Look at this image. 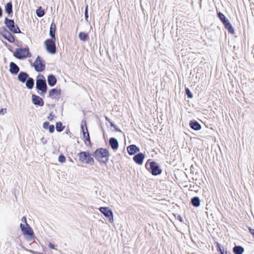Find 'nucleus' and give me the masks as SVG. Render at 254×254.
<instances>
[{
	"instance_id": "obj_1",
	"label": "nucleus",
	"mask_w": 254,
	"mask_h": 254,
	"mask_svg": "<svg viewBox=\"0 0 254 254\" xmlns=\"http://www.w3.org/2000/svg\"><path fill=\"white\" fill-rule=\"evenodd\" d=\"M93 155L100 163L106 164L109 162L110 152L106 148H99L96 149Z\"/></svg>"
},
{
	"instance_id": "obj_2",
	"label": "nucleus",
	"mask_w": 254,
	"mask_h": 254,
	"mask_svg": "<svg viewBox=\"0 0 254 254\" xmlns=\"http://www.w3.org/2000/svg\"><path fill=\"white\" fill-rule=\"evenodd\" d=\"M36 88L37 92L42 96H44L47 92L48 87L43 75L39 74L37 75L36 80Z\"/></svg>"
},
{
	"instance_id": "obj_3",
	"label": "nucleus",
	"mask_w": 254,
	"mask_h": 254,
	"mask_svg": "<svg viewBox=\"0 0 254 254\" xmlns=\"http://www.w3.org/2000/svg\"><path fill=\"white\" fill-rule=\"evenodd\" d=\"M145 168L153 176H158L162 173V169L158 164L154 161L148 159L145 163Z\"/></svg>"
},
{
	"instance_id": "obj_4",
	"label": "nucleus",
	"mask_w": 254,
	"mask_h": 254,
	"mask_svg": "<svg viewBox=\"0 0 254 254\" xmlns=\"http://www.w3.org/2000/svg\"><path fill=\"white\" fill-rule=\"evenodd\" d=\"M81 131L83 133V137L84 139V142L86 146H91L92 144L90 140V134L88 131L86 122L85 120H82L80 125Z\"/></svg>"
},
{
	"instance_id": "obj_5",
	"label": "nucleus",
	"mask_w": 254,
	"mask_h": 254,
	"mask_svg": "<svg viewBox=\"0 0 254 254\" xmlns=\"http://www.w3.org/2000/svg\"><path fill=\"white\" fill-rule=\"evenodd\" d=\"M77 156L79 157V161L82 163L90 165L94 164V159L91 157L88 151H81L78 154Z\"/></svg>"
},
{
	"instance_id": "obj_6",
	"label": "nucleus",
	"mask_w": 254,
	"mask_h": 254,
	"mask_svg": "<svg viewBox=\"0 0 254 254\" xmlns=\"http://www.w3.org/2000/svg\"><path fill=\"white\" fill-rule=\"evenodd\" d=\"M13 56L19 60H22L27 57H31V54L29 52L28 47L25 48H19L16 49Z\"/></svg>"
},
{
	"instance_id": "obj_7",
	"label": "nucleus",
	"mask_w": 254,
	"mask_h": 254,
	"mask_svg": "<svg viewBox=\"0 0 254 254\" xmlns=\"http://www.w3.org/2000/svg\"><path fill=\"white\" fill-rule=\"evenodd\" d=\"M4 23L10 32L14 34L21 33L19 27L15 24L14 20L5 17Z\"/></svg>"
},
{
	"instance_id": "obj_8",
	"label": "nucleus",
	"mask_w": 254,
	"mask_h": 254,
	"mask_svg": "<svg viewBox=\"0 0 254 254\" xmlns=\"http://www.w3.org/2000/svg\"><path fill=\"white\" fill-rule=\"evenodd\" d=\"M20 228L24 236L28 237L27 240L31 241L34 239L35 235L34 231L28 224H26L25 226L23 224L21 223L20 224Z\"/></svg>"
},
{
	"instance_id": "obj_9",
	"label": "nucleus",
	"mask_w": 254,
	"mask_h": 254,
	"mask_svg": "<svg viewBox=\"0 0 254 254\" xmlns=\"http://www.w3.org/2000/svg\"><path fill=\"white\" fill-rule=\"evenodd\" d=\"M56 40V39L50 38L48 39L44 42L47 51L51 54H55L57 52Z\"/></svg>"
},
{
	"instance_id": "obj_10",
	"label": "nucleus",
	"mask_w": 254,
	"mask_h": 254,
	"mask_svg": "<svg viewBox=\"0 0 254 254\" xmlns=\"http://www.w3.org/2000/svg\"><path fill=\"white\" fill-rule=\"evenodd\" d=\"M33 66L36 71L42 72L45 69L46 64L43 59L38 56L33 64Z\"/></svg>"
},
{
	"instance_id": "obj_11",
	"label": "nucleus",
	"mask_w": 254,
	"mask_h": 254,
	"mask_svg": "<svg viewBox=\"0 0 254 254\" xmlns=\"http://www.w3.org/2000/svg\"><path fill=\"white\" fill-rule=\"evenodd\" d=\"M100 211L108 218L109 221L111 223L113 222V213L111 209L108 207H100Z\"/></svg>"
},
{
	"instance_id": "obj_12",
	"label": "nucleus",
	"mask_w": 254,
	"mask_h": 254,
	"mask_svg": "<svg viewBox=\"0 0 254 254\" xmlns=\"http://www.w3.org/2000/svg\"><path fill=\"white\" fill-rule=\"evenodd\" d=\"M145 155L141 152H138L134 155L133 160L138 165H142L145 158Z\"/></svg>"
},
{
	"instance_id": "obj_13",
	"label": "nucleus",
	"mask_w": 254,
	"mask_h": 254,
	"mask_svg": "<svg viewBox=\"0 0 254 254\" xmlns=\"http://www.w3.org/2000/svg\"><path fill=\"white\" fill-rule=\"evenodd\" d=\"M127 151L129 155H135V153L139 152L140 149L136 145L131 144L127 147Z\"/></svg>"
},
{
	"instance_id": "obj_14",
	"label": "nucleus",
	"mask_w": 254,
	"mask_h": 254,
	"mask_svg": "<svg viewBox=\"0 0 254 254\" xmlns=\"http://www.w3.org/2000/svg\"><path fill=\"white\" fill-rule=\"evenodd\" d=\"M109 145L114 151H116L119 148V141L115 137H111L109 139Z\"/></svg>"
},
{
	"instance_id": "obj_15",
	"label": "nucleus",
	"mask_w": 254,
	"mask_h": 254,
	"mask_svg": "<svg viewBox=\"0 0 254 254\" xmlns=\"http://www.w3.org/2000/svg\"><path fill=\"white\" fill-rule=\"evenodd\" d=\"M20 70V68L19 66L14 62H10L9 64V72L13 75L17 74L19 71Z\"/></svg>"
},
{
	"instance_id": "obj_16",
	"label": "nucleus",
	"mask_w": 254,
	"mask_h": 254,
	"mask_svg": "<svg viewBox=\"0 0 254 254\" xmlns=\"http://www.w3.org/2000/svg\"><path fill=\"white\" fill-rule=\"evenodd\" d=\"M32 102L34 104L42 106L44 105V101L43 99L36 95H32Z\"/></svg>"
},
{
	"instance_id": "obj_17",
	"label": "nucleus",
	"mask_w": 254,
	"mask_h": 254,
	"mask_svg": "<svg viewBox=\"0 0 254 254\" xmlns=\"http://www.w3.org/2000/svg\"><path fill=\"white\" fill-rule=\"evenodd\" d=\"M29 77V74L24 71H21L18 75V80L22 83H25Z\"/></svg>"
},
{
	"instance_id": "obj_18",
	"label": "nucleus",
	"mask_w": 254,
	"mask_h": 254,
	"mask_svg": "<svg viewBox=\"0 0 254 254\" xmlns=\"http://www.w3.org/2000/svg\"><path fill=\"white\" fill-rule=\"evenodd\" d=\"M224 27L228 30V32L231 34H234L235 33V30L234 27L232 26L231 23L230 22L229 20L225 21L223 23Z\"/></svg>"
},
{
	"instance_id": "obj_19",
	"label": "nucleus",
	"mask_w": 254,
	"mask_h": 254,
	"mask_svg": "<svg viewBox=\"0 0 254 254\" xmlns=\"http://www.w3.org/2000/svg\"><path fill=\"white\" fill-rule=\"evenodd\" d=\"M57 78L54 74H51L48 76L47 82L50 86L53 87L55 86L57 83Z\"/></svg>"
},
{
	"instance_id": "obj_20",
	"label": "nucleus",
	"mask_w": 254,
	"mask_h": 254,
	"mask_svg": "<svg viewBox=\"0 0 254 254\" xmlns=\"http://www.w3.org/2000/svg\"><path fill=\"white\" fill-rule=\"evenodd\" d=\"M43 127L45 129H48L50 133H52L55 131V127L53 125H50L48 121L45 122L43 124Z\"/></svg>"
},
{
	"instance_id": "obj_21",
	"label": "nucleus",
	"mask_w": 254,
	"mask_h": 254,
	"mask_svg": "<svg viewBox=\"0 0 254 254\" xmlns=\"http://www.w3.org/2000/svg\"><path fill=\"white\" fill-rule=\"evenodd\" d=\"M56 30V25L54 22H53L51 24L50 28V31H49V35L51 37V38L56 39V36H55Z\"/></svg>"
},
{
	"instance_id": "obj_22",
	"label": "nucleus",
	"mask_w": 254,
	"mask_h": 254,
	"mask_svg": "<svg viewBox=\"0 0 254 254\" xmlns=\"http://www.w3.org/2000/svg\"><path fill=\"white\" fill-rule=\"evenodd\" d=\"M49 94L50 97H53L55 95L59 96L61 94V90L60 89L53 88L49 91Z\"/></svg>"
},
{
	"instance_id": "obj_23",
	"label": "nucleus",
	"mask_w": 254,
	"mask_h": 254,
	"mask_svg": "<svg viewBox=\"0 0 254 254\" xmlns=\"http://www.w3.org/2000/svg\"><path fill=\"white\" fill-rule=\"evenodd\" d=\"M5 12L7 13L8 15L12 13V4L11 2H7L5 4Z\"/></svg>"
},
{
	"instance_id": "obj_24",
	"label": "nucleus",
	"mask_w": 254,
	"mask_h": 254,
	"mask_svg": "<svg viewBox=\"0 0 254 254\" xmlns=\"http://www.w3.org/2000/svg\"><path fill=\"white\" fill-rule=\"evenodd\" d=\"M25 82L27 88L31 89L33 88L34 85V80L32 78L29 77Z\"/></svg>"
},
{
	"instance_id": "obj_25",
	"label": "nucleus",
	"mask_w": 254,
	"mask_h": 254,
	"mask_svg": "<svg viewBox=\"0 0 254 254\" xmlns=\"http://www.w3.org/2000/svg\"><path fill=\"white\" fill-rule=\"evenodd\" d=\"M233 251L235 254H242L244 252V249L241 246H236L233 248Z\"/></svg>"
},
{
	"instance_id": "obj_26",
	"label": "nucleus",
	"mask_w": 254,
	"mask_h": 254,
	"mask_svg": "<svg viewBox=\"0 0 254 254\" xmlns=\"http://www.w3.org/2000/svg\"><path fill=\"white\" fill-rule=\"evenodd\" d=\"M201 128V126L200 124L195 120H191V129L195 130H199Z\"/></svg>"
},
{
	"instance_id": "obj_27",
	"label": "nucleus",
	"mask_w": 254,
	"mask_h": 254,
	"mask_svg": "<svg viewBox=\"0 0 254 254\" xmlns=\"http://www.w3.org/2000/svg\"><path fill=\"white\" fill-rule=\"evenodd\" d=\"M200 200L198 197L194 196L191 198V205L194 207H198L200 205Z\"/></svg>"
},
{
	"instance_id": "obj_28",
	"label": "nucleus",
	"mask_w": 254,
	"mask_h": 254,
	"mask_svg": "<svg viewBox=\"0 0 254 254\" xmlns=\"http://www.w3.org/2000/svg\"><path fill=\"white\" fill-rule=\"evenodd\" d=\"M78 37L80 40L84 42L87 41L89 39L88 34L83 32H80L79 33Z\"/></svg>"
},
{
	"instance_id": "obj_29",
	"label": "nucleus",
	"mask_w": 254,
	"mask_h": 254,
	"mask_svg": "<svg viewBox=\"0 0 254 254\" xmlns=\"http://www.w3.org/2000/svg\"><path fill=\"white\" fill-rule=\"evenodd\" d=\"M65 128V126H63L61 122H57L56 124V129L58 132H62Z\"/></svg>"
},
{
	"instance_id": "obj_30",
	"label": "nucleus",
	"mask_w": 254,
	"mask_h": 254,
	"mask_svg": "<svg viewBox=\"0 0 254 254\" xmlns=\"http://www.w3.org/2000/svg\"><path fill=\"white\" fill-rule=\"evenodd\" d=\"M3 37L10 43H13L15 41L14 37L11 34L10 32Z\"/></svg>"
},
{
	"instance_id": "obj_31",
	"label": "nucleus",
	"mask_w": 254,
	"mask_h": 254,
	"mask_svg": "<svg viewBox=\"0 0 254 254\" xmlns=\"http://www.w3.org/2000/svg\"><path fill=\"white\" fill-rule=\"evenodd\" d=\"M36 13L38 17H42L45 15V12L42 7L40 6L36 9Z\"/></svg>"
},
{
	"instance_id": "obj_32",
	"label": "nucleus",
	"mask_w": 254,
	"mask_h": 254,
	"mask_svg": "<svg viewBox=\"0 0 254 254\" xmlns=\"http://www.w3.org/2000/svg\"><path fill=\"white\" fill-rule=\"evenodd\" d=\"M217 17L222 23L228 20V18L224 15V14L220 11L217 12Z\"/></svg>"
},
{
	"instance_id": "obj_33",
	"label": "nucleus",
	"mask_w": 254,
	"mask_h": 254,
	"mask_svg": "<svg viewBox=\"0 0 254 254\" xmlns=\"http://www.w3.org/2000/svg\"><path fill=\"white\" fill-rule=\"evenodd\" d=\"M217 251L220 252L221 254H230V253L229 252H224V249H222L221 248V245L218 243H217Z\"/></svg>"
},
{
	"instance_id": "obj_34",
	"label": "nucleus",
	"mask_w": 254,
	"mask_h": 254,
	"mask_svg": "<svg viewBox=\"0 0 254 254\" xmlns=\"http://www.w3.org/2000/svg\"><path fill=\"white\" fill-rule=\"evenodd\" d=\"M10 31L7 30L5 27H3L0 28V34L2 36L7 34Z\"/></svg>"
},
{
	"instance_id": "obj_35",
	"label": "nucleus",
	"mask_w": 254,
	"mask_h": 254,
	"mask_svg": "<svg viewBox=\"0 0 254 254\" xmlns=\"http://www.w3.org/2000/svg\"><path fill=\"white\" fill-rule=\"evenodd\" d=\"M66 158L65 157L63 154H61L59 155L58 158V161L59 162L61 163H64L65 162Z\"/></svg>"
},
{
	"instance_id": "obj_36",
	"label": "nucleus",
	"mask_w": 254,
	"mask_h": 254,
	"mask_svg": "<svg viewBox=\"0 0 254 254\" xmlns=\"http://www.w3.org/2000/svg\"><path fill=\"white\" fill-rule=\"evenodd\" d=\"M55 118H56V116L53 114V112H51L49 116L47 117V119L49 121H52Z\"/></svg>"
},
{
	"instance_id": "obj_37",
	"label": "nucleus",
	"mask_w": 254,
	"mask_h": 254,
	"mask_svg": "<svg viewBox=\"0 0 254 254\" xmlns=\"http://www.w3.org/2000/svg\"><path fill=\"white\" fill-rule=\"evenodd\" d=\"M185 90L188 98H190V90L187 87H185Z\"/></svg>"
},
{
	"instance_id": "obj_38",
	"label": "nucleus",
	"mask_w": 254,
	"mask_h": 254,
	"mask_svg": "<svg viewBox=\"0 0 254 254\" xmlns=\"http://www.w3.org/2000/svg\"><path fill=\"white\" fill-rule=\"evenodd\" d=\"M84 16H85V18L86 20H87V19L88 18V5H86V7H85V11H84Z\"/></svg>"
},
{
	"instance_id": "obj_39",
	"label": "nucleus",
	"mask_w": 254,
	"mask_h": 254,
	"mask_svg": "<svg viewBox=\"0 0 254 254\" xmlns=\"http://www.w3.org/2000/svg\"><path fill=\"white\" fill-rule=\"evenodd\" d=\"M41 141L43 143V145H45V144H46L47 143V140L46 138H45V137H43L41 139Z\"/></svg>"
},
{
	"instance_id": "obj_40",
	"label": "nucleus",
	"mask_w": 254,
	"mask_h": 254,
	"mask_svg": "<svg viewBox=\"0 0 254 254\" xmlns=\"http://www.w3.org/2000/svg\"><path fill=\"white\" fill-rule=\"evenodd\" d=\"M175 216L178 220H179V221H180L181 222H183V220L181 215L178 214L177 217L175 215Z\"/></svg>"
},
{
	"instance_id": "obj_41",
	"label": "nucleus",
	"mask_w": 254,
	"mask_h": 254,
	"mask_svg": "<svg viewBox=\"0 0 254 254\" xmlns=\"http://www.w3.org/2000/svg\"><path fill=\"white\" fill-rule=\"evenodd\" d=\"M48 246L51 249L54 250L55 249V245L53 244H52V243H49L48 244Z\"/></svg>"
},
{
	"instance_id": "obj_42",
	"label": "nucleus",
	"mask_w": 254,
	"mask_h": 254,
	"mask_svg": "<svg viewBox=\"0 0 254 254\" xmlns=\"http://www.w3.org/2000/svg\"><path fill=\"white\" fill-rule=\"evenodd\" d=\"M21 221L23 223H25V225H26V224H28L27 223V218L26 217V216H23L22 217V219H21Z\"/></svg>"
},
{
	"instance_id": "obj_43",
	"label": "nucleus",
	"mask_w": 254,
	"mask_h": 254,
	"mask_svg": "<svg viewBox=\"0 0 254 254\" xmlns=\"http://www.w3.org/2000/svg\"><path fill=\"white\" fill-rule=\"evenodd\" d=\"M248 229H249V232L254 237V229H252L251 227H249Z\"/></svg>"
},
{
	"instance_id": "obj_44",
	"label": "nucleus",
	"mask_w": 254,
	"mask_h": 254,
	"mask_svg": "<svg viewBox=\"0 0 254 254\" xmlns=\"http://www.w3.org/2000/svg\"><path fill=\"white\" fill-rule=\"evenodd\" d=\"M114 128H115V130L116 131H118V132H121V130L120 129H119L116 125H114L113 127Z\"/></svg>"
},
{
	"instance_id": "obj_45",
	"label": "nucleus",
	"mask_w": 254,
	"mask_h": 254,
	"mask_svg": "<svg viewBox=\"0 0 254 254\" xmlns=\"http://www.w3.org/2000/svg\"><path fill=\"white\" fill-rule=\"evenodd\" d=\"M114 128H115V130L116 131H118V132H121V130L120 129H119L116 125H114L113 127Z\"/></svg>"
},
{
	"instance_id": "obj_46",
	"label": "nucleus",
	"mask_w": 254,
	"mask_h": 254,
	"mask_svg": "<svg viewBox=\"0 0 254 254\" xmlns=\"http://www.w3.org/2000/svg\"><path fill=\"white\" fill-rule=\"evenodd\" d=\"M31 253H32L33 254H43L42 253H41L40 252H35L33 251H31Z\"/></svg>"
},
{
	"instance_id": "obj_47",
	"label": "nucleus",
	"mask_w": 254,
	"mask_h": 254,
	"mask_svg": "<svg viewBox=\"0 0 254 254\" xmlns=\"http://www.w3.org/2000/svg\"><path fill=\"white\" fill-rule=\"evenodd\" d=\"M2 15V9L1 7L0 6V17H1Z\"/></svg>"
},
{
	"instance_id": "obj_48",
	"label": "nucleus",
	"mask_w": 254,
	"mask_h": 254,
	"mask_svg": "<svg viewBox=\"0 0 254 254\" xmlns=\"http://www.w3.org/2000/svg\"><path fill=\"white\" fill-rule=\"evenodd\" d=\"M65 133L66 134L71 133V132H70V130H69V129H66V130L65 131Z\"/></svg>"
},
{
	"instance_id": "obj_49",
	"label": "nucleus",
	"mask_w": 254,
	"mask_h": 254,
	"mask_svg": "<svg viewBox=\"0 0 254 254\" xmlns=\"http://www.w3.org/2000/svg\"><path fill=\"white\" fill-rule=\"evenodd\" d=\"M110 123V126H111V127H113L115 125V124H114V123H113V122H112V121L110 122V123Z\"/></svg>"
},
{
	"instance_id": "obj_50",
	"label": "nucleus",
	"mask_w": 254,
	"mask_h": 254,
	"mask_svg": "<svg viewBox=\"0 0 254 254\" xmlns=\"http://www.w3.org/2000/svg\"><path fill=\"white\" fill-rule=\"evenodd\" d=\"M105 119H106V120L108 121L109 123H110V122H111V121L110 120V119L109 118V117H105Z\"/></svg>"
},
{
	"instance_id": "obj_51",
	"label": "nucleus",
	"mask_w": 254,
	"mask_h": 254,
	"mask_svg": "<svg viewBox=\"0 0 254 254\" xmlns=\"http://www.w3.org/2000/svg\"><path fill=\"white\" fill-rule=\"evenodd\" d=\"M69 161H70V162L71 163H73V160L70 157L68 158V160Z\"/></svg>"
},
{
	"instance_id": "obj_52",
	"label": "nucleus",
	"mask_w": 254,
	"mask_h": 254,
	"mask_svg": "<svg viewBox=\"0 0 254 254\" xmlns=\"http://www.w3.org/2000/svg\"><path fill=\"white\" fill-rule=\"evenodd\" d=\"M5 112H0V115H3Z\"/></svg>"
},
{
	"instance_id": "obj_53",
	"label": "nucleus",
	"mask_w": 254,
	"mask_h": 254,
	"mask_svg": "<svg viewBox=\"0 0 254 254\" xmlns=\"http://www.w3.org/2000/svg\"><path fill=\"white\" fill-rule=\"evenodd\" d=\"M186 102H188V106H190V105H189V100H188V101H186Z\"/></svg>"
},
{
	"instance_id": "obj_54",
	"label": "nucleus",
	"mask_w": 254,
	"mask_h": 254,
	"mask_svg": "<svg viewBox=\"0 0 254 254\" xmlns=\"http://www.w3.org/2000/svg\"><path fill=\"white\" fill-rule=\"evenodd\" d=\"M186 64H187V65L189 67V64H188V62H187L186 63Z\"/></svg>"
},
{
	"instance_id": "obj_55",
	"label": "nucleus",
	"mask_w": 254,
	"mask_h": 254,
	"mask_svg": "<svg viewBox=\"0 0 254 254\" xmlns=\"http://www.w3.org/2000/svg\"><path fill=\"white\" fill-rule=\"evenodd\" d=\"M0 112L3 111V109H1L0 110Z\"/></svg>"
},
{
	"instance_id": "obj_56",
	"label": "nucleus",
	"mask_w": 254,
	"mask_h": 254,
	"mask_svg": "<svg viewBox=\"0 0 254 254\" xmlns=\"http://www.w3.org/2000/svg\"><path fill=\"white\" fill-rule=\"evenodd\" d=\"M189 126L190 127V122H189Z\"/></svg>"
},
{
	"instance_id": "obj_57",
	"label": "nucleus",
	"mask_w": 254,
	"mask_h": 254,
	"mask_svg": "<svg viewBox=\"0 0 254 254\" xmlns=\"http://www.w3.org/2000/svg\"><path fill=\"white\" fill-rule=\"evenodd\" d=\"M191 98H192L193 97V94L192 93H191Z\"/></svg>"
},
{
	"instance_id": "obj_58",
	"label": "nucleus",
	"mask_w": 254,
	"mask_h": 254,
	"mask_svg": "<svg viewBox=\"0 0 254 254\" xmlns=\"http://www.w3.org/2000/svg\"><path fill=\"white\" fill-rule=\"evenodd\" d=\"M190 231L189 230V234L190 235Z\"/></svg>"
}]
</instances>
